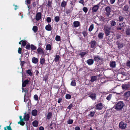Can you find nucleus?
Instances as JSON below:
<instances>
[{"instance_id":"nucleus-2","label":"nucleus","mask_w":130,"mask_h":130,"mask_svg":"<svg viewBox=\"0 0 130 130\" xmlns=\"http://www.w3.org/2000/svg\"><path fill=\"white\" fill-rule=\"evenodd\" d=\"M124 106V103L123 102H119L114 106L115 109L117 110H119L122 109Z\"/></svg>"},{"instance_id":"nucleus-27","label":"nucleus","mask_w":130,"mask_h":130,"mask_svg":"<svg viewBox=\"0 0 130 130\" xmlns=\"http://www.w3.org/2000/svg\"><path fill=\"white\" fill-rule=\"evenodd\" d=\"M97 77L95 76H92L91 77V81L92 82H93L97 79Z\"/></svg>"},{"instance_id":"nucleus-35","label":"nucleus","mask_w":130,"mask_h":130,"mask_svg":"<svg viewBox=\"0 0 130 130\" xmlns=\"http://www.w3.org/2000/svg\"><path fill=\"white\" fill-rule=\"evenodd\" d=\"M128 9V6L126 5L124 6L123 8V10H124L125 11H127Z\"/></svg>"},{"instance_id":"nucleus-3","label":"nucleus","mask_w":130,"mask_h":130,"mask_svg":"<svg viewBox=\"0 0 130 130\" xmlns=\"http://www.w3.org/2000/svg\"><path fill=\"white\" fill-rule=\"evenodd\" d=\"M119 128L122 129H124L126 127V124L121 122L119 123Z\"/></svg>"},{"instance_id":"nucleus-25","label":"nucleus","mask_w":130,"mask_h":130,"mask_svg":"<svg viewBox=\"0 0 130 130\" xmlns=\"http://www.w3.org/2000/svg\"><path fill=\"white\" fill-rule=\"evenodd\" d=\"M107 13H109L111 11V8L109 6L106 7L105 9Z\"/></svg>"},{"instance_id":"nucleus-15","label":"nucleus","mask_w":130,"mask_h":130,"mask_svg":"<svg viewBox=\"0 0 130 130\" xmlns=\"http://www.w3.org/2000/svg\"><path fill=\"white\" fill-rule=\"evenodd\" d=\"M116 64L115 61H112L110 62V66L111 68H114L116 67Z\"/></svg>"},{"instance_id":"nucleus-51","label":"nucleus","mask_w":130,"mask_h":130,"mask_svg":"<svg viewBox=\"0 0 130 130\" xmlns=\"http://www.w3.org/2000/svg\"><path fill=\"white\" fill-rule=\"evenodd\" d=\"M46 21L48 23H50L51 22V19L50 17H47L46 18Z\"/></svg>"},{"instance_id":"nucleus-11","label":"nucleus","mask_w":130,"mask_h":130,"mask_svg":"<svg viewBox=\"0 0 130 130\" xmlns=\"http://www.w3.org/2000/svg\"><path fill=\"white\" fill-rule=\"evenodd\" d=\"M94 61L93 59H90L87 61V62L89 65H90L93 64Z\"/></svg>"},{"instance_id":"nucleus-12","label":"nucleus","mask_w":130,"mask_h":130,"mask_svg":"<svg viewBox=\"0 0 130 130\" xmlns=\"http://www.w3.org/2000/svg\"><path fill=\"white\" fill-rule=\"evenodd\" d=\"M38 59L36 58L33 57L32 58V61L34 63H37L38 62Z\"/></svg>"},{"instance_id":"nucleus-32","label":"nucleus","mask_w":130,"mask_h":130,"mask_svg":"<svg viewBox=\"0 0 130 130\" xmlns=\"http://www.w3.org/2000/svg\"><path fill=\"white\" fill-rule=\"evenodd\" d=\"M46 50H51V47L50 44H47L46 46Z\"/></svg>"},{"instance_id":"nucleus-17","label":"nucleus","mask_w":130,"mask_h":130,"mask_svg":"<svg viewBox=\"0 0 130 130\" xmlns=\"http://www.w3.org/2000/svg\"><path fill=\"white\" fill-rule=\"evenodd\" d=\"M29 119V115L28 114H27V115H25H25H24V121L26 120H28Z\"/></svg>"},{"instance_id":"nucleus-5","label":"nucleus","mask_w":130,"mask_h":130,"mask_svg":"<svg viewBox=\"0 0 130 130\" xmlns=\"http://www.w3.org/2000/svg\"><path fill=\"white\" fill-rule=\"evenodd\" d=\"M41 18V14L40 12L37 13L35 19L37 21H39Z\"/></svg>"},{"instance_id":"nucleus-64","label":"nucleus","mask_w":130,"mask_h":130,"mask_svg":"<svg viewBox=\"0 0 130 130\" xmlns=\"http://www.w3.org/2000/svg\"><path fill=\"white\" fill-rule=\"evenodd\" d=\"M75 130H80V128L78 127L77 126L75 128Z\"/></svg>"},{"instance_id":"nucleus-4","label":"nucleus","mask_w":130,"mask_h":130,"mask_svg":"<svg viewBox=\"0 0 130 130\" xmlns=\"http://www.w3.org/2000/svg\"><path fill=\"white\" fill-rule=\"evenodd\" d=\"M99 4L95 5L93 6L92 9V12H96L98 10L99 7Z\"/></svg>"},{"instance_id":"nucleus-50","label":"nucleus","mask_w":130,"mask_h":130,"mask_svg":"<svg viewBox=\"0 0 130 130\" xmlns=\"http://www.w3.org/2000/svg\"><path fill=\"white\" fill-rule=\"evenodd\" d=\"M34 98L35 99L36 101H37L38 100V96L37 95H34Z\"/></svg>"},{"instance_id":"nucleus-33","label":"nucleus","mask_w":130,"mask_h":130,"mask_svg":"<svg viewBox=\"0 0 130 130\" xmlns=\"http://www.w3.org/2000/svg\"><path fill=\"white\" fill-rule=\"evenodd\" d=\"M32 29L34 32H36L37 31V27L36 26H34L32 28Z\"/></svg>"},{"instance_id":"nucleus-9","label":"nucleus","mask_w":130,"mask_h":130,"mask_svg":"<svg viewBox=\"0 0 130 130\" xmlns=\"http://www.w3.org/2000/svg\"><path fill=\"white\" fill-rule=\"evenodd\" d=\"M29 82V81L28 79L25 80L23 82H22V87H25L26 85Z\"/></svg>"},{"instance_id":"nucleus-58","label":"nucleus","mask_w":130,"mask_h":130,"mask_svg":"<svg viewBox=\"0 0 130 130\" xmlns=\"http://www.w3.org/2000/svg\"><path fill=\"white\" fill-rule=\"evenodd\" d=\"M30 45L27 44L26 47V48L28 50H29L30 48Z\"/></svg>"},{"instance_id":"nucleus-52","label":"nucleus","mask_w":130,"mask_h":130,"mask_svg":"<svg viewBox=\"0 0 130 130\" xmlns=\"http://www.w3.org/2000/svg\"><path fill=\"white\" fill-rule=\"evenodd\" d=\"M86 53L85 52H82L81 53L80 55L82 57H83V56L86 54Z\"/></svg>"},{"instance_id":"nucleus-42","label":"nucleus","mask_w":130,"mask_h":130,"mask_svg":"<svg viewBox=\"0 0 130 130\" xmlns=\"http://www.w3.org/2000/svg\"><path fill=\"white\" fill-rule=\"evenodd\" d=\"M71 85L73 86H75L76 85V84L75 81L74 80L72 81L71 84Z\"/></svg>"},{"instance_id":"nucleus-46","label":"nucleus","mask_w":130,"mask_h":130,"mask_svg":"<svg viewBox=\"0 0 130 130\" xmlns=\"http://www.w3.org/2000/svg\"><path fill=\"white\" fill-rule=\"evenodd\" d=\"M83 10L86 13L88 9L87 7H84L83 8Z\"/></svg>"},{"instance_id":"nucleus-24","label":"nucleus","mask_w":130,"mask_h":130,"mask_svg":"<svg viewBox=\"0 0 130 130\" xmlns=\"http://www.w3.org/2000/svg\"><path fill=\"white\" fill-rule=\"evenodd\" d=\"M117 44L118 45V48L119 49L122 48L123 46V45L122 43H120L119 42H117Z\"/></svg>"},{"instance_id":"nucleus-43","label":"nucleus","mask_w":130,"mask_h":130,"mask_svg":"<svg viewBox=\"0 0 130 130\" xmlns=\"http://www.w3.org/2000/svg\"><path fill=\"white\" fill-rule=\"evenodd\" d=\"M119 25L121 27H125V24L124 23V22H121L119 24Z\"/></svg>"},{"instance_id":"nucleus-60","label":"nucleus","mask_w":130,"mask_h":130,"mask_svg":"<svg viewBox=\"0 0 130 130\" xmlns=\"http://www.w3.org/2000/svg\"><path fill=\"white\" fill-rule=\"evenodd\" d=\"M72 105L71 104L68 106L67 107V108L69 109V110H70L72 108Z\"/></svg>"},{"instance_id":"nucleus-57","label":"nucleus","mask_w":130,"mask_h":130,"mask_svg":"<svg viewBox=\"0 0 130 130\" xmlns=\"http://www.w3.org/2000/svg\"><path fill=\"white\" fill-rule=\"evenodd\" d=\"M79 2L81 4H83V5H84V2L83 0L79 1Z\"/></svg>"},{"instance_id":"nucleus-45","label":"nucleus","mask_w":130,"mask_h":130,"mask_svg":"<svg viewBox=\"0 0 130 130\" xmlns=\"http://www.w3.org/2000/svg\"><path fill=\"white\" fill-rule=\"evenodd\" d=\"M124 94L127 97H128L130 95V92L128 91L126 92Z\"/></svg>"},{"instance_id":"nucleus-29","label":"nucleus","mask_w":130,"mask_h":130,"mask_svg":"<svg viewBox=\"0 0 130 130\" xmlns=\"http://www.w3.org/2000/svg\"><path fill=\"white\" fill-rule=\"evenodd\" d=\"M94 60L97 61H98L100 59V57L99 56H94Z\"/></svg>"},{"instance_id":"nucleus-1","label":"nucleus","mask_w":130,"mask_h":130,"mask_svg":"<svg viewBox=\"0 0 130 130\" xmlns=\"http://www.w3.org/2000/svg\"><path fill=\"white\" fill-rule=\"evenodd\" d=\"M111 28L110 27H109L107 25H105L104 26V33L106 36H108L111 35H113V32L110 30Z\"/></svg>"},{"instance_id":"nucleus-26","label":"nucleus","mask_w":130,"mask_h":130,"mask_svg":"<svg viewBox=\"0 0 130 130\" xmlns=\"http://www.w3.org/2000/svg\"><path fill=\"white\" fill-rule=\"evenodd\" d=\"M104 35V33L100 32L99 33L98 35L99 38L100 39H102L103 38Z\"/></svg>"},{"instance_id":"nucleus-10","label":"nucleus","mask_w":130,"mask_h":130,"mask_svg":"<svg viewBox=\"0 0 130 130\" xmlns=\"http://www.w3.org/2000/svg\"><path fill=\"white\" fill-rule=\"evenodd\" d=\"M37 51L38 53L39 54H42L43 55L44 53V52L43 50L40 48H39L37 50Z\"/></svg>"},{"instance_id":"nucleus-56","label":"nucleus","mask_w":130,"mask_h":130,"mask_svg":"<svg viewBox=\"0 0 130 130\" xmlns=\"http://www.w3.org/2000/svg\"><path fill=\"white\" fill-rule=\"evenodd\" d=\"M22 48H19L18 51V53L19 54H21V52L22 50Z\"/></svg>"},{"instance_id":"nucleus-36","label":"nucleus","mask_w":130,"mask_h":130,"mask_svg":"<svg viewBox=\"0 0 130 130\" xmlns=\"http://www.w3.org/2000/svg\"><path fill=\"white\" fill-rule=\"evenodd\" d=\"M93 26L94 25L93 24H92L90 25V27L89 28V31H92V30L93 28Z\"/></svg>"},{"instance_id":"nucleus-40","label":"nucleus","mask_w":130,"mask_h":130,"mask_svg":"<svg viewBox=\"0 0 130 130\" xmlns=\"http://www.w3.org/2000/svg\"><path fill=\"white\" fill-rule=\"evenodd\" d=\"M30 48L32 50H34L36 49V47L33 45H31L30 46Z\"/></svg>"},{"instance_id":"nucleus-38","label":"nucleus","mask_w":130,"mask_h":130,"mask_svg":"<svg viewBox=\"0 0 130 130\" xmlns=\"http://www.w3.org/2000/svg\"><path fill=\"white\" fill-rule=\"evenodd\" d=\"M55 40L57 41H59L60 40V37L59 36H56L55 38Z\"/></svg>"},{"instance_id":"nucleus-49","label":"nucleus","mask_w":130,"mask_h":130,"mask_svg":"<svg viewBox=\"0 0 130 130\" xmlns=\"http://www.w3.org/2000/svg\"><path fill=\"white\" fill-rule=\"evenodd\" d=\"M95 112L94 111L93 112H91L90 114V116L91 117H93L94 116Z\"/></svg>"},{"instance_id":"nucleus-20","label":"nucleus","mask_w":130,"mask_h":130,"mask_svg":"<svg viewBox=\"0 0 130 130\" xmlns=\"http://www.w3.org/2000/svg\"><path fill=\"white\" fill-rule=\"evenodd\" d=\"M32 125L34 127H37L38 126V123L37 121L35 120L32 122Z\"/></svg>"},{"instance_id":"nucleus-63","label":"nucleus","mask_w":130,"mask_h":130,"mask_svg":"<svg viewBox=\"0 0 130 130\" xmlns=\"http://www.w3.org/2000/svg\"><path fill=\"white\" fill-rule=\"evenodd\" d=\"M62 100V99L61 98H59L58 99V102L59 103Z\"/></svg>"},{"instance_id":"nucleus-37","label":"nucleus","mask_w":130,"mask_h":130,"mask_svg":"<svg viewBox=\"0 0 130 130\" xmlns=\"http://www.w3.org/2000/svg\"><path fill=\"white\" fill-rule=\"evenodd\" d=\"M73 122V120L72 119H69L67 121V123L69 124H71Z\"/></svg>"},{"instance_id":"nucleus-23","label":"nucleus","mask_w":130,"mask_h":130,"mask_svg":"<svg viewBox=\"0 0 130 130\" xmlns=\"http://www.w3.org/2000/svg\"><path fill=\"white\" fill-rule=\"evenodd\" d=\"M40 64L43 65L45 62V59L43 57H41L40 59Z\"/></svg>"},{"instance_id":"nucleus-30","label":"nucleus","mask_w":130,"mask_h":130,"mask_svg":"<svg viewBox=\"0 0 130 130\" xmlns=\"http://www.w3.org/2000/svg\"><path fill=\"white\" fill-rule=\"evenodd\" d=\"M126 34L127 35H130V28H128L126 29L125 31Z\"/></svg>"},{"instance_id":"nucleus-22","label":"nucleus","mask_w":130,"mask_h":130,"mask_svg":"<svg viewBox=\"0 0 130 130\" xmlns=\"http://www.w3.org/2000/svg\"><path fill=\"white\" fill-rule=\"evenodd\" d=\"M67 1H63L61 3V6L62 7H65L67 5Z\"/></svg>"},{"instance_id":"nucleus-48","label":"nucleus","mask_w":130,"mask_h":130,"mask_svg":"<svg viewBox=\"0 0 130 130\" xmlns=\"http://www.w3.org/2000/svg\"><path fill=\"white\" fill-rule=\"evenodd\" d=\"M26 44V41L24 40H23L22 42V45L23 46H25Z\"/></svg>"},{"instance_id":"nucleus-53","label":"nucleus","mask_w":130,"mask_h":130,"mask_svg":"<svg viewBox=\"0 0 130 130\" xmlns=\"http://www.w3.org/2000/svg\"><path fill=\"white\" fill-rule=\"evenodd\" d=\"M83 34L85 37L87 36V33L85 31H84L83 32Z\"/></svg>"},{"instance_id":"nucleus-18","label":"nucleus","mask_w":130,"mask_h":130,"mask_svg":"<svg viewBox=\"0 0 130 130\" xmlns=\"http://www.w3.org/2000/svg\"><path fill=\"white\" fill-rule=\"evenodd\" d=\"M91 46L92 48L95 47L96 45V42L95 41H91L90 42Z\"/></svg>"},{"instance_id":"nucleus-34","label":"nucleus","mask_w":130,"mask_h":130,"mask_svg":"<svg viewBox=\"0 0 130 130\" xmlns=\"http://www.w3.org/2000/svg\"><path fill=\"white\" fill-rule=\"evenodd\" d=\"M73 9V8H71L70 9H68L66 11V13L67 14H68V13H71Z\"/></svg>"},{"instance_id":"nucleus-13","label":"nucleus","mask_w":130,"mask_h":130,"mask_svg":"<svg viewBox=\"0 0 130 130\" xmlns=\"http://www.w3.org/2000/svg\"><path fill=\"white\" fill-rule=\"evenodd\" d=\"M73 25L75 27L79 26L80 25V23L78 21H75L73 22Z\"/></svg>"},{"instance_id":"nucleus-7","label":"nucleus","mask_w":130,"mask_h":130,"mask_svg":"<svg viewBox=\"0 0 130 130\" xmlns=\"http://www.w3.org/2000/svg\"><path fill=\"white\" fill-rule=\"evenodd\" d=\"M22 116H20V122H18V124H20L21 125H24L25 123L24 121V118L22 119Z\"/></svg>"},{"instance_id":"nucleus-55","label":"nucleus","mask_w":130,"mask_h":130,"mask_svg":"<svg viewBox=\"0 0 130 130\" xmlns=\"http://www.w3.org/2000/svg\"><path fill=\"white\" fill-rule=\"evenodd\" d=\"M119 21H121L123 20V18L122 16H120L119 18Z\"/></svg>"},{"instance_id":"nucleus-8","label":"nucleus","mask_w":130,"mask_h":130,"mask_svg":"<svg viewBox=\"0 0 130 130\" xmlns=\"http://www.w3.org/2000/svg\"><path fill=\"white\" fill-rule=\"evenodd\" d=\"M122 87L124 90H126L129 87V85L128 84H123L122 85Z\"/></svg>"},{"instance_id":"nucleus-61","label":"nucleus","mask_w":130,"mask_h":130,"mask_svg":"<svg viewBox=\"0 0 130 130\" xmlns=\"http://www.w3.org/2000/svg\"><path fill=\"white\" fill-rule=\"evenodd\" d=\"M115 0H110V2L111 4H113L115 2Z\"/></svg>"},{"instance_id":"nucleus-21","label":"nucleus","mask_w":130,"mask_h":130,"mask_svg":"<svg viewBox=\"0 0 130 130\" xmlns=\"http://www.w3.org/2000/svg\"><path fill=\"white\" fill-rule=\"evenodd\" d=\"M31 113L32 115L35 116L37 114V110L35 109L33 110H32Z\"/></svg>"},{"instance_id":"nucleus-6","label":"nucleus","mask_w":130,"mask_h":130,"mask_svg":"<svg viewBox=\"0 0 130 130\" xmlns=\"http://www.w3.org/2000/svg\"><path fill=\"white\" fill-rule=\"evenodd\" d=\"M102 108L103 106L102 104L101 103H100L96 105L95 108L96 109L101 110L102 109Z\"/></svg>"},{"instance_id":"nucleus-31","label":"nucleus","mask_w":130,"mask_h":130,"mask_svg":"<svg viewBox=\"0 0 130 130\" xmlns=\"http://www.w3.org/2000/svg\"><path fill=\"white\" fill-rule=\"evenodd\" d=\"M60 58V56L59 55H56V56L55 57V58L54 60L55 61L57 62L58 61Z\"/></svg>"},{"instance_id":"nucleus-54","label":"nucleus","mask_w":130,"mask_h":130,"mask_svg":"<svg viewBox=\"0 0 130 130\" xmlns=\"http://www.w3.org/2000/svg\"><path fill=\"white\" fill-rule=\"evenodd\" d=\"M27 73L29 74L30 75H32V73L31 72L30 70H28L27 72Z\"/></svg>"},{"instance_id":"nucleus-59","label":"nucleus","mask_w":130,"mask_h":130,"mask_svg":"<svg viewBox=\"0 0 130 130\" xmlns=\"http://www.w3.org/2000/svg\"><path fill=\"white\" fill-rule=\"evenodd\" d=\"M100 20L101 21H104L105 20V18L101 16L100 18Z\"/></svg>"},{"instance_id":"nucleus-39","label":"nucleus","mask_w":130,"mask_h":130,"mask_svg":"<svg viewBox=\"0 0 130 130\" xmlns=\"http://www.w3.org/2000/svg\"><path fill=\"white\" fill-rule=\"evenodd\" d=\"M6 127L7 130L6 129V127H5L4 128V130H12L11 128V127L10 126H7Z\"/></svg>"},{"instance_id":"nucleus-47","label":"nucleus","mask_w":130,"mask_h":130,"mask_svg":"<svg viewBox=\"0 0 130 130\" xmlns=\"http://www.w3.org/2000/svg\"><path fill=\"white\" fill-rule=\"evenodd\" d=\"M55 20L56 22H58L59 21V17L57 16L55 17Z\"/></svg>"},{"instance_id":"nucleus-44","label":"nucleus","mask_w":130,"mask_h":130,"mask_svg":"<svg viewBox=\"0 0 130 130\" xmlns=\"http://www.w3.org/2000/svg\"><path fill=\"white\" fill-rule=\"evenodd\" d=\"M112 96V94H109L108 96L106 98V99L108 100H109L111 97Z\"/></svg>"},{"instance_id":"nucleus-14","label":"nucleus","mask_w":130,"mask_h":130,"mask_svg":"<svg viewBox=\"0 0 130 130\" xmlns=\"http://www.w3.org/2000/svg\"><path fill=\"white\" fill-rule=\"evenodd\" d=\"M110 26L111 27L114 26L116 24V22L114 20H111L110 21Z\"/></svg>"},{"instance_id":"nucleus-19","label":"nucleus","mask_w":130,"mask_h":130,"mask_svg":"<svg viewBox=\"0 0 130 130\" xmlns=\"http://www.w3.org/2000/svg\"><path fill=\"white\" fill-rule=\"evenodd\" d=\"M45 28L46 30L48 31H50L52 30L51 26L49 24L46 26Z\"/></svg>"},{"instance_id":"nucleus-28","label":"nucleus","mask_w":130,"mask_h":130,"mask_svg":"<svg viewBox=\"0 0 130 130\" xmlns=\"http://www.w3.org/2000/svg\"><path fill=\"white\" fill-rule=\"evenodd\" d=\"M52 116V113L50 112H48L47 114V119L48 120L50 119L51 118Z\"/></svg>"},{"instance_id":"nucleus-62","label":"nucleus","mask_w":130,"mask_h":130,"mask_svg":"<svg viewBox=\"0 0 130 130\" xmlns=\"http://www.w3.org/2000/svg\"><path fill=\"white\" fill-rule=\"evenodd\" d=\"M127 66H130V61H128L126 63Z\"/></svg>"},{"instance_id":"nucleus-41","label":"nucleus","mask_w":130,"mask_h":130,"mask_svg":"<svg viewBox=\"0 0 130 130\" xmlns=\"http://www.w3.org/2000/svg\"><path fill=\"white\" fill-rule=\"evenodd\" d=\"M66 98L67 99H70L71 98V96L69 94H67L66 95Z\"/></svg>"},{"instance_id":"nucleus-16","label":"nucleus","mask_w":130,"mask_h":130,"mask_svg":"<svg viewBox=\"0 0 130 130\" xmlns=\"http://www.w3.org/2000/svg\"><path fill=\"white\" fill-rule=\"evenodd\" d=\"M89 97L93 100H94L96 99V94L94 93H92L91 94Z\"/></svg>"}]
</instances>
